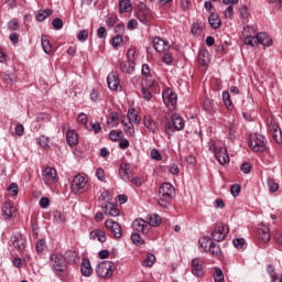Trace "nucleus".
Segmentation results:
<instances>
[{"mask_svg": "<svg viewBox=\"0 0 282 282\" xmlns=\"http://www.w3.org/2000/svg\"><path fill=\"white\" fill-rule=\"evenodd\" d=\"M74 251H66L65 254L53 253L50 257L51 268L59 281H65L69 276V261L74 259Z\"/></svg>", "mask_w": 282, "mask_h": 282, "instance_id": "1", "label": "nucleus"}, {"mask_svg": "<svg viewBox=\"0 0 282 282\" xmlns=\"http://www.w3.org/2000/svg\"><path fill=\"white\" fill-rule=\"evenodd\" d=\"M173 195H175V187H173L171 183H163L159 189V206H161V208H169Z\"/></svg>", "mask_w": 282, "mask_h": 282, "instance_id": "2", "label": "nucleus"}, {"mask_svg": "<svg viewBox=\"0 0 282 282\" xmlns=\"http://www.w3.org/2000/svg\"><path fill=\"white\" fill-rule=\"evenodd\" d=\"M249 147L256 153H263L268 149V140H265L263 134L253 133L250 135Z\"/></svg>", "mask_w": 282, "mask_h": 282, "instance_id": "3", "label": "nucleus"}, {"mask_svg": "<svg viewBox=\"0 0 282 282\" xmlns=\"http://www.w3.org/2000/svg\"><path fill=\"white\" fill-rule=\"evenodd\" d=\"M113 262L102 261L96 267V274L99 279H109L113 274Z\"/></svg>", "mask_w": 282, "mask_h": 282, "instance_id": "4", "label": "nucleus"}, {"mask_svg": "<svg viewBox=\"0 0 282 282\" xmlns=\"http://www.w3.org/2000/svg\"><path fill=\"white\" fill-rule=\"evenodd\" d=\"M228 232H230V227H228V225L218 224L212 231V239L218 242L224 241Z\"/></svg>", "mask_w": 282, "mask_h": 282, "instance_id": "5", "label": "nucleus"}, {"mask_svg": "<svg viewBox=\"0 0 282 282\" xmlns=\"http://www.w3.org/2000/svg\"><path fill=\"white\" fill-rule=\"evenodd\" d=\"M42 180L46 186L50 184H56L58 182V174L56 173V169L46 167L42 171Z\"/></svg>", "mask_w": 282, "mask_h": 282, "instance_id": "6", "label": "nucleus"}, {"mask_svg": "<svg viewBox=\"0 0 282 282\" xmlns=\"http://www.w3.org/2000/svg\"><path fill=\"white\" fill-rule=\"evenodd\" d=\"M163 102L165 107L169 109H175V105H177V94L173 91L171 88H167L162 94Z\"/></svg>", "mask_w": 282, "mask_h": 282, "instance_id": "7", "label": "nucleus"}, {"mask_svg": "<svg viewBox=\"0 0 282 282\" xmlns=\"http://www.w3.org/2000/svg\"><path fill=\"white\" fill-rule=\"evenodd\" d=\"M11 243L18 252H23L28 247V238L21 234H14L11 236Z\"/></svg>", "mask_w": 282, "mask_h": 282, "instance_id": "8", "label": "nucleus"}, {"mask_svg": "<svg viewBox=\"0 0 282 282\" xmlns=\"http://www.w3.org/2000/svg\"><path fill=\"white\" fill-rule=\"evenodd\" d=\"M105 226L111 235H113L115 239H120L122 237V226L113 219H107L105 221Z\"/></svg>", "mask_w": 282, "mask_h": 282, "instance_id": "9", "label": "nucleus"}, {"mask_svg": "<svg viewBox=\"0 0 282 282\" xmlns=\"http://www.w3.org/2000/svg\"><path fill=\"white\" fill-rule=\"evenodd\" d=\"M132 230L134 232H141V235H149L151 227H149V223L142 218H137L132 223Z\"/></svg>", "mask_w": 282, "mask_h": 282, "instance_id": "10", "label": "nucleus"}, {"mask_svg": "<svg viewBox=\"0 0 282 282\" xmlns=\"http://www.w3.org/2000/svg\"><path fill=\"white\" fill-rule=\"evenodd\" d=\"M85 186H87V181L85 180V176L82 175H76L70 184L73 193H83Z\"/></svg>", "mask_w": 282, "mask_h": 282, "instance_id": "11", "label": "nucleus"}, {"mask_svg": "<svg viewBox=\"0 0 282 282\" xmlns=\"http://www.w3.org/2000/svg\"><path fill=\"white\" fill-rule=\"evenodd\" d=\"M192 274L194 276H204V260L202 258H194L191 262Z\"/></svg>", "mask_w": 282, "mask_h": 282, "instance_id": "12", "label": "nucleus"}, {"mask_svg": "<svg viewBox=\"0 0 282 282\" xmlns=\"http://www.w3.org/2000/svg\"><path fill=\"white\" fill-rule=\"evenodd\" d=\"M269 129L271 131V135H272L273 140H275V142H278V144H281L282 131H281V127H279V123H276V121H274V120H271L269 123Z\"/></svg>", "mask_w": 282, "mask_h": 282, "instance_id": "13", "label": "nucleus"}, {"mask_svg": "<svg viewBox=\"0 0 282 282\" xmlns=\"http://www.w3.org/2000/svg\"><path fill=\"white\" fill-rule=\"evenodd\" d=\"M107 85L111 91H118V89H121L122 86H120V78L118 77V74L110 73L107 77Z\"/></svg>", "mask_w": 282, "mask_h": 282, "instance_id": "14", "label": "nucleus"}, {"mask_svg": "<svg viewBox=\"0 0 282 282\" xmlns=\"http://www.w3.org/2000/svg\"><path fill=\"white\" fill-rule=\"evenodd\" d=\"M215 158L219 164L224 165L230 162V156H228V150L226 148H220L216 153Z\"/></svg>", "mask_w": 282, "mask_h": 282, "instance_id": "15", "label": "nucleus"}, {"mask_svg": "<svg viewBox=\"0 0 282 282\" xmlns=\"http://www.w3.org/2000/svg\"><path fill=\"white\" fill-rule=\"evenodd\" d=\"M119 175L123 182H129L131 180V165L127 163H121L119 169Z\"/></svg>", "mask_w": 282, "mask_h": 282, "instance_id": "16", "label": "nucleus"}, {"mask_svg": "<svg viewBox=\"0 0 282 282\" xmlns=\"http://www.w3.org/2000/svg\"><path fill=\"white\" fill-rule=\"evenodd\" d=\"M119 67L123 74H133V72H135V62H131L129 59L120 62Z\"/></svg>", "mask_w": 282, "mask_h": 282, "instance_id": "17", "label": "nucleus"}, {"mask_svg": "<svg viewBox=\"0 0 282 282\" xmlns=\"http://www.w3.org/2000/svg\"><path fill=\"white\" fill-rule=\"evenodd\" d=\"M80 272L83 276H91L94 269H91V262H89V259L82 260Z\"/></svg>", "mask_w": 282, "mask_h": 282, "instance_id": "18", "label": "nucleus"}, {"mask_svg": "<svg viewBox=\"0 0 282 282\" xmlns=\"http://www.w3.org/2000/svg\"><path fill=\"white\" fill-rule=\"evenodd\" d=\"M105 215H109V217H118L120 215V210L116 208L113 203L109 202L107 205L101 207Z\"/></svg>", "mask_w": 282, "mask_h": 282, "instance_id": "19", "label": "nucleus"}, {"mask_svg": "<svg viewBox=\"0 0 282 282\" xmlns=\"http://www.w3.org/2000/svg\"><path fill=\"white\" fill-rule=\"evenodd\" d=\"M208 23L213 30H219V28H221V19L219 18V14L210 13Z\"/></svg>", "mask_w": 282, "mask_h": 282, "instance_id": "20", "label": "nucleus"}, {"mask_svg": "<svg viewBox=\"0 0 282 282\" xmlns=\"http://www.w3.org/2000/svg\"><path fill=\"white\" fill-rule=\"evenodd\" d=\"M143 124L150 133H158V122H155L151 117H144Z\"/></svg>", "mask_w": 282, "mask_h": 282, "instance_id": "21", "label": "nucleus"}, {"mask_svg": "<svg viewBox=\"0 0 282 282\" xmlns=\"http://www.w3.org/2000/svg\"><path fill=\"white\" fill-rule=\"evenodd\" d=\"M66 141L68 147H76L78 144V133H76V130H68L66 132Z\"/></svg>", "mask_w": 282, "mask_h": 282, "instance_id": "22", "label": "nucleus"}, {"mask_svg": "<svg viewBox=\"0 0 282 282\" xmlns=\"http://www.w3.org/2000/svg\"><path fill=\"white\" fill-rule=\"evenodd\" d=\"M153 47L155 52H166L169 45L166 42L160 37H154L153 39Z\"/></svg>", "mask_w": 282, "mask_h": 282, "instance_id": "23", "label": "nucleus"}, {"mask_svg": "<svg viewBox=\"0 0 282 282\" xmlns=\"http://www.w3.org/2000/svg\"><path fill=\"white\" fill-rule=\"evenodd\" d=\"M89 237H90V239H98V241H100V243H105V241H107V234H105V231H102L100 229H95V230L90 231Z\"/></svg>", "mask_w": 282, "mask_h": 282, "instance_id": "24", "label": "nucleus"}, {"mask_svg": "<svg viewBox=\"0 0 282 282\" xmlns=\"http://www.w3.org/2000/svg\"><path fill=\"white\" fill-rule=\"evenodd\" d=\"M121 124L128 138H133V135H135V128L133 127V122L131 121L126 122L124 120H122Z\"/></svg>", "mask_w": 282, "mask_h": 282, "instance_id": "25", "label": "nucleus"}, {"mask_svg": "<svg viewBox=\"0 0 282 282\" xmlns=\"http://www.w3.org/2000/svg\"><path fill=\"white\" fill-rule=\"evenodd\" d=\"M172 124L176 131H182L184 129V119L182 116L175 113L172 116Z\"/></svg>", "mask_w": 282, "mask_h": 282, "instance_id": "26", "label": "nucleus"}, {"mask_svg": "<svg viewBox=\"0 0 282 282\" xmlns=\"http://www.w3.org/2000/svg\"><path fill=\"white\" fill-rule=\"evenodd\" d=\"M258 43L264 47H270L272 45V37L267 33H258Z\"/></svg>", "mask_w": 282, "mask_h": 282, "instance_id": "27", "label": "nucleus"}, {"mask_svg": "<svg viewBox=\"0 0 282 282\" xmlns=\"http://www.w3.org/2000/svg\"><path fill=\"white\" fill-rule=\"evenodd\" d=\"M147 219L149 228L150 226L158 227L160 224H162V218L158 214H150L148 215Z\"/></svg>", "mask_w": 282, "mask_h": 282, "instance_id": "28", "label": "nucleus"}, {"mask_svg": "<svg viewBox=\"0 0 282 282\" xmlns=\"http://www.w3.org/2000/svg\"><path fill=\"white\" fill-rule=\"evenodd\" d=\"M259 237L263 241V243H268L270 241V228L265 225H263L259 229Z\"/></svg>", "mask_w": 282, "mask_h": 282, "instance_id": "29", "label": "nucleus"}, {"mask_svg": "<svg viewBox=\"0 0 282 282\" xmlns=\"http://www.w3.org/2000/svg\"><path fill=\"white\" fill-rule=\"evenodd\" d=\"M41 45H42V50L45 54H51L52 53V44L50 43V40L47 39V35H42L41 36Z\"/></svg>", "mask_w": 282, "mask_h": 282, "instance_id": "30", "label": "nucleus"}, {"mask_svg": "<svg viewBox=\"0 0 282 282\" xmlns=\"http://www.w3.org/2000/svg\"><path fill=\"white\" fill-rule=\"evenodd\" d=\"M132 10H133V6L131 4V0H121L119 2L120 12H131Z\"/></svg>", "mask_w": 282, "mask_h": 282, "instance_id": "31", "label": "nucleus"}, {"mask_svg": "<svg viewBox=\"0 0 282 282\" xmlns=\"http://www.w3.org/2000/svg\"><path fill=\"white\" fill-rule=\"evenodd\" d=\"M47 17H52V9L40 10L36 14V21L43 23Z\"/></svg>", "mask_w": 282, "mask_h": 282, "instance_id": "32", "label": "nucleus"}, {"mask_svg": "<svg viewBox=\"0 0 282 282\" xmlns=\"http://www.w3.org/2000/svg\"><path fill=\"white\" fill-rule=\"evenodd\" d=\"M198 63L200 65H204L205 67L208 66V64L210 63V58L208 57L207 51H200L198 53Z\"/></svg>", "mask_w": 282, "mask_h": 282, "instance_id": "33", "label": "nucleus"}, {"mask_svg": "<svg viewBox=\"0 0 282 282\" xmlns=\"http://www.w3.org/2000/svg\"><path fill=\"white\" fill-rule=\"evenodd\" d=\"M127 118L129 122H135V124H140V117L138 116V112H135V109H129Z\"/></svg>", "mask_w": 282, "mask_h": 282, "instance_id": "34", "label": "nucleus"}, {"mask_svg": "<svg viewBox=\"0 0 282 282\" xmlns=\"http://www.w3.org/2000/svg\"><path fill=\"white\" fill-rule=\"evenodd\" d=\"M130 239L134 246H144V240L142 239V236L140 232L135 231L130 236Z\"/></svg>", "mask_w": 282, "mask_h": 282, "instance_id": "35", "label": "nucleus"}, {"mask_svg": "<svg viewBox=\"0 0 282 282\" xmlns=\"http://www.w3.org/2000/svg\"><path fill=\"white\" fill-rule=\"evenodd\" d=\"M208 252H210L213 257H219V254H221V248H219V245H217V242H210Z\"/></svg>", "mask_w": 282, "mask_h": 282, "instance_id": "36", "label": "nucleus"}, {"mask_svg": "<svg viewBox=\"0 0 282 282\" xmlns=\"http://www.w3.org/2000/svg\"><path fill=\"white\" fill-rule=\"evenodd\" d=\"M245 45H250V47H257L259 45V37L257 36H247L245 39Z\"/></svg>", "mask_w": 282, "mask_h": 282, "instance_id": "37", "label": "nucleus"}, {"mask_svg": "<svg viewBox=\"0 0 282 282\" xmlns=\"http://www.w3.org/2000/svg\"><path fill=\"white\" fill-rule=\"evenodd\" d=\"M223 102L227 109H230V107H232V99H230V93H228L227 90L223 91Z\"/></svg>", "mask_w": 282, "mask_h": 282, "instance_id": "38", "label": "nucleus"}, {"mask_svg": "<svg viewBox=\"0 0 282 282\" xmlns=\"http://www.w3.org/2000/svg\"><path fill=\"white\" fill-rule=\"evenodd\" d=\"M109 138L112 142H118V140H122L123 138L122 131L111 130L109 133Z\"/></svg>", "mask_w": 282, "mask_h": 282, "instance_id": "39", "label": "nucleus"}, {"mask_svg": "<svg viewBox=\"0 0 282 282\" xmlns=\"http://www.w3.org/2000/svg\"><path fill=\"white\" fill-rule=\"evenodd\" d=\"M53 217L56 224H65V214H63L62 212H53Z\"/></svg>", "mask_w": 282, "mask_h": 282, "instance_id": "40", "label": "nucleus"}, {"mask_svg": "<svg viewBox=\"0 0 282 282\" xmlns=\"http://www.w3.org/2000/svg\"><path fill=\"white\" fill-rule=\"evenodd\" d=\"M155 263V256L153 253H148L147 259L143 261L145 268H151Z\"/></svg>", "mask_w": 282, "mask_h": 282, "instance_id": "41", "label": "nucleus"}, {"mask_svg": "<svg viewBox=\"0 0 282 282\" xmlns=\"http://www.w3.org/2000/svg\"><path fill=\"white\" fill-rule=\"evenodd\" d=\"M267 186L270 189V193H276L279 191V184L272 181V178L267 180Z\"/></svg>", "mask_w": 282, "mask_h": 282, "instance_id": "42", "label": "nucleus"}, {"mask_svg": "<svg viewBox=\"0 0 282 282\" xmlns=\"http://www.w3.org/2000/svg\"><path fill=\"white\" fill-rule=\"evenodd\" d=\"M143 87H155V79L152 75H145L144 83H142Z\"/></svg>", "mask_w": 282, "mask_h": 282, "instance_id": "43", "label": "nucleus"}, {"mask_svg": "<svg viewBox=\"0 0 282 282\" xmlns=\"http://www.w3.org/2000/svg\"><path fill=\"white\" fill-rule=\"evenodd\" d=\"M89 39V32L87 30H82L77 34V40L80 41V43H85Z\"/></svg>", "mask_w": 282, "mask_h": 282, "instance_id": "44", "label": "nucleus"}, {"mask_svg": "<svg viewBox=\"0 0 282 282\" xmlns=\"http://www.w3.org/2000/svg\"><path fill=\"white\" fill-rule=\"evenodd\" d=\"M249 14H250V13L248 12V7L242 6V7L239 9V17H240V19H242V21H248Z\"/></svg>", "mask_w": 282, "mask_h": 282, "instance_id": "45", "label": "nucleus"}, {"mask_svg": "<svg viewBox=\"0 0 282 282\" xmlns=\"http://www.w3.org/2000/svg\"><path fill=\"white\" fill-rule=\"evenodd\" d=\"M45 248H47L46 243H45V239H40L37 242H36V252L39 253H42V252H45Z\"/></svg>", "mask_w": 282, "mask_h": 282, "instance_id": "46", "label": "nucleus"}, {"mask_svg": "<svg viewBox=\"0 0 282 282\" xmlns=\"http://www.w3.org/2000/svg\"><path fill=\"white\" fill-rule=\"evenodd\" d=\"M210 237H203L202 239H199V246L200 248H204V251H207L208 246H210Z\"/></svg>", "mask_w": 282, "mask_h": 282, "instance_id": "47", "label": "nucleus"}, {"mask_svg": "<svg viewBox=\"0 0 282 282\" xmlns=\"http://www.w3.org/2000/svg\"><path fill=\"white\" fill-rule=\"evenodd\" d=\"M214 281L215 282L224 281V271H221V269H219V268L215 269Z\"/></svg>", "mask_w": 282, "mask_h": 282, "instance_id": "48", "label": "nucleus"}, {"mask_svg": "<svg viewBox=\"0 0 282 282\" xmlns=\"http://www.w3.org/2000/svg\"><path fill=\"white\" fill-rule=\"evenodd\" d=\"M150 158L152 160H156V162H160L162 160V153H160V150L152 149L150 152Z\"/></svg>", "mask_w": 282, "mask_h": 282, "instance_id": "49", "label": "nucleus"}, {"mask_svg": "<svg viewBox=\"0 0 282 282\" xmlns=\"http://www.w3.org/2000/svg\"><path fill=\"white\" fill-rule=\"evenodd\" d=\"M8 29L10 32H17V30H19V22L15 19L10 20L8 22Z\"/></svg>", "mask_w": 282, "mask_h": 282, "instance_id": "50", "label": "nucleus"}, {"mask_svg": "<svg viewBox=\"0 0 282 282\" xmlns=\"http://www.w3.org/2000/svg\"><path fill=\"white\" fill-rule=\"evenodd\" d=\"M175 131H177L175 129V126L173 123H171V121H167L165 123V133H167L169 135H173V133H175Z\"/></svg>", "mask_w": 282, "mask_h": 282, "instance_id": "51", "label": "nucleus"}, {"mask_svg": "<svg viewBox=\"0 0 282 282\" xmlns=\"http://www.w3.org/2000/svg\"><path fill=\"white\" fill-rule=\"evenodd\" d=\"M234 246L238 250H241V248H243V246H246V239H243V238H235L234 239Z\"/></svg>", "mask_w": 282, "mask_h": 282, "instance_id": "52", "label": "nucleus"}, {"mask_svg": "<svg viewBox=\"0 0 282 282\" xmlns=\"http://www.w3.org/2000/svg\"><path fill=\"white\" fill-rule=\"evenodd\" d=\"M230 193L232 197H239V193H241V185L234 184L230 188Z\"/></svg>", "mask_w": 282, "mask_h": 282, "instance_id": "53", "label": "nucleus"}, {"mask_svg": "<svg viewBox=\"0 0 282 282\" xmlns=\"http://www.w3.org/2000/svg\"><path fill=\"white\" fill-rule=\"evenodd\" d=\"M52 25L54 30H63V20L59 18H54L52 21Z\"/></svg>", "mask_w": 282, "mask_h": 282, "instance_id": "54", "label": "nucleus"}, {"mask_svg": "<svg viewBox=\"0 0 282 282\" xmlns=\"http://www.w3.org/2000/svg\"><path fill=\"white\" fill-rule=\"evenodd\" d=\"M147 14H149V11L140 12L138 14V19L140 23H143V25H147L149 23V18H147Z\"/></svg>", "mask_w": 282, "mask_h": 282, "instance_id": "55", "label": "nucleus"}, {"mask_svg": "<svg viewBox=\"0 0 282 282\" xmlns=\"http://www.w3.org/2000/svg\"><path fill=\"white\" fill-rule=\"evenodd\" d=\"M240 171H241L242 173H245L246 175H248V173H250V171H252V165H251L250 163H248V162L242 163V164L240 165Z\"/></svg>", "mask_w": 282, "mask_h": 282, "instance_id": "56", "label": "nucleus"}, {"mask_svg": "<svg viewBox=\"0 0 282 282\" xmlns=\"http://www.w3.org/2000/svg\"><path fill=\"white\" fill-rule=\"evenodd\" d=\"M141 94H142L144 100H150L153 96V95H151V90H149V88H147V86H142Z\"/></svg>", "mask_w": 282, "mask_h": 282, "instance_id": "57", "label": "nucleus"}, {"mask_svg": "<svg viewBox=\"0 0 282 282\" xmlns=\"http://www.w3.org/2000/svg\"><path fill=\"white\" fill-rule=\"evenodd\" d=\"M8 191H9V193H11V195L17 196V195H19V185H17V183H11L9 185Z\"/></svg>", "mask_w": 282, "mask_h": 282, "instance_id": "58", "label": "nucleus"}, {"mask_svg": "<svg viewBox=\"0 0 282 282\" xmlns=\"http://www.w3.org/2000/svg\"><path fill=\"white\" fill-rule=\"evenodd\" d=\"M120 45H122V35L117 34V35L112 39V47H120Z\"/></svg>", "mask_w": 282, "mask_h": 282, "instance_id": "59", "label": "nucleus"}, {"mask_svg": "<svg viewBox=\"0 0 282 282\" xmlns=\"http://www.w3.org/2000/svg\"><path fill=\"white\" fill-rule=\"evenodd\" d=\"M2 213L6 215V217H12V206L10 204H6L2 207Z\"/></svg>", "mask_w": 282, "mask_h": 282, "instance_id": "60", "label": "nucleus"}, {"mask_svg": "<svg viewBox=\"0 0 282 282\" xmlns=\"http://www.w3.org/2000/svg\"><path fill=\"white\" fill-rule=\"evenodd\" d=\"M39 144H40V147H43L45 149L50 144V139L45 135H42L39 138Z\"/></svg>", "mask_w": 282, "mask_h": 282, "instance_id": "61", "label": "nucleus"}, {"mask_svg": "<svg viewBox=\"0 0 282 282\" xmlns=\"http://www.w3.org/2000/svg\"><path fill=\"white\" fill-rule=\"evenodd\" d=\"M97 36H98V39H107V28L100 26L97 30Z\"/></svg>", "mask_w": 282, "mask_h": 282, "instance_id": "62", "label": "nucleus"}, {"mask_svg": "<svg viewBox=\"0 0 282 282\" xmlns=\"http://www.w3.org/2000/svg\"><path fill=\"white\" fill-rule=\"evenodd\" d=\"M126 26L123 23H119L115 26V33L119 34L122 36V34L124 33Z\"/></svg>", "mask_w": 282, "mask_h": 282, "instance_id": "63", "label": "nucleus"}, {"mask_svg": "<svg viewBox=\"0 0 282 282\" xmlns=\"http://www.w3.org/2000/svg\"><path fill=\"white\" fill-rule=\"evenodd\" d=\"M204 108L208 111V113L215 112V107L213 106V102H210V100H206L204 102Z\"/></svg>", "mask_w": 282, "mask_h": 282, "instance_id": "64", "label": "nucleus"}]
</instances>
